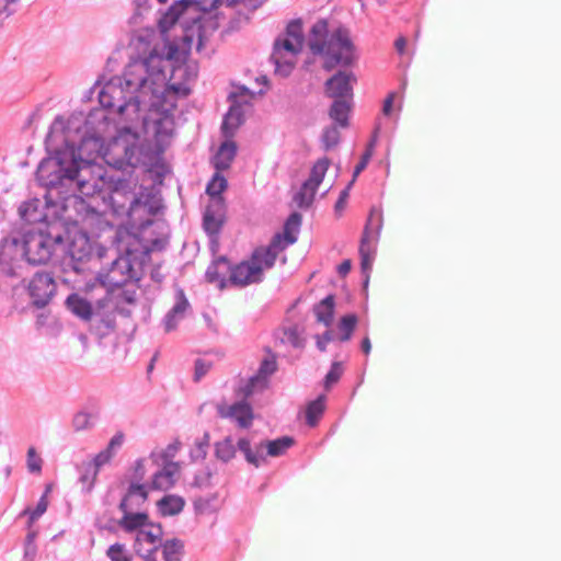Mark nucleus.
<instances>
[{"label":"nucleus","mask_w":561,"mask_h":561,"mask_svg":"<svg viewBox=\"0 0 561 561\" xmlns=\"http://www.w3.org/2000/svg\"><path fill=\"white\" fill-rule=\"evenodd\" d=\"M164 60L157 54L130 61L122 78L107 82L99 93L103 107L123 113L134 103L168 112L175 107L179 96H187L191 88L187 82L168 84Z\"/></svg>","instance_id":"obj_1"},{"label":"nucleus","mask_w":561,"mask_h":561,"mask_svg":"<svg viewBox=\"0 0 561 561\" xmlns=\"http://www.w3.org/2000/svg\"><path fill=\"white\" fill-rule=\"evenodd\" d=\"M62 139L65 146L55 150V157L41 163L37 176L45 185H56L62 179L76 180L78 191L84 196H91L96 191V179L87 178L91 174V162L99 156L101 145L96 138L83 139L76 149L68 137L64 135L62 123L55 122L47 141L57 144Z\"/></svg>","instance_id":"obj_2"},{"label":"nucleus","mask_w":561,"mask_h":561,"mask_svg":"<svg viewBox=\"0 0 561 561\" xmlns=\"http://www.w3.org/2000/svg\"><path fill=\"white\" fill-rule=\"evenodd\" d=\"M118 256L99 275V282L110 289L122 287L137 278L133 256L140 250L139 238L126 228H118L114 238Z\"/></svg>","instance_id":"obj_3"},{"label":"nucleus","mask_w":561,"mask_h":561,"mask_svg":"<svg viewBox=\"0 0 561 561\" xmlns=\"http://www.w3.org/2000/svg\"><path fill=\"white\" fill-rule=\"evenodd\" d=\"M311 33L310 50L323 56L325 70H332L339 65L348 66L353 62L354 45L347 31L337 30L329 39H323L327 34V22L319 21L312 26Z\"/></svg>","instance_id":"obj_4"},{"label":"nucleus","mask_w":561,"mask_h":561,"mask_svg":"<svg viewBox=\"0 0 561 561\" xmlns=\"http://www.w3.org/2000/svg\"><path fill=\"white\" fill-rule=\"evenodd\" d=\"M147 157L148 150L140 136L129 128L119 130L104 152L106 162L117 169L147 164Z\"/></svg>","instance_id":"obj_5"},{"label":"nucleus","mask_w":561,"mask_h":561,"mask_svg":"<svg viewBox=\"0 0 561 561\" xmlns=\"http://www.w3.org/2000/svg\"><path fill=\"white\" fill-rule=\"evenodd\" d=\"M276 261L271 250L265 247L256 248L249 260L242 261L230 270L229 280L237 286H248L259 283L264 271L270 270Z\"/></svg>","instance_id":"obj_6"},{"label":"nucleus","mask_w":561,"mask_h":561,"mask_svg":"<svg viewBox=\"0 0 561 561\" xmlns=\"http://www.w3.org/2000/svg\"><path fill=\"white\" fill-rule=\"evenodd\" d=\"M62 241V236L45 231H30L22 239L25 260L32 265H43L50 261L56 247Z\"/></svg>","instance_id":"obj_7"},{"label":"nucleus","mask_w":561,"mask_h":561,"mask_svg":"<svg viewBox=\"0 0 561 561\" xmlns=\"http://www.w3.org/2000/svg\"><path fill=\"white\" fill-rule=\"evenodd\" d=\"M136 183L118 181L108 195V204L116 216L131 218L141 205V197L135 192Z\"/></svg>","instance_id":"obj_8"},{"label":"nucleus","mask_w":561,"mask_h":561,"mask_svg":"<svg viewBox=\"0 0 561 561\" xmlns=\"http://www.w3.org/2000/svg\"><path fill=\"white\" fill-rule=\"evenodd\" d=\"M302 47L304 45L296 39L285 36L277 38L271 57L275 64L276 73L287 77L293 71Z\"/></svg>","instance_id":"obj_9"},{"label":"nucleus","mask_w":561,"mask_h":561,"mask_svg":"<svg viewBox=\"0 0 561 561\" xmlns=\"http://www.w3.org/2000/svg\"><path fill=\"white\" fill-rule=\"evenodd\" d=\"M331 161L328 158L317 160L310 171L309 178L302 183L294 196V202L299 208H308L313 203L317 190L322 183Z\"/></svg>","instance_id":"obj_10"},{"label":"nucleus","mask_w":561,"mask_h":561,"mask_svg":"<svg viewBox=\"0 0 561 561\" xmlns=\"http://www.w3.org/2000/svg\"><path fill=\"white\" fill-rule=\"evenodd\" d=\"M67 254L73 262V268L79 271L78 264L88 262L93 254V245L87 232L73 226L67 232Z\"/></svg>","instance_id":"obj_11"},{"label":"nucleus","mask_w":561,"mask_h":561,"mask_svg":"<svg viewBox=\"0 0 561 561\" xmlns=\"http://www.w3.org/2000/svg\"><path fill=\"white\" fill-rule=\"evenodd\" d=\"M301 215L293 213L284 225L283 233H276L265 248L271 250L275 257L283 252L288 245L297 241V234L301 226Z\"/></svg>","instance_id":"obj_12"},{"label":"nucleus","mask_w":561,"mask_h":561,"mask_svg":"<svg viewBox=\"0 0 561 561\" xmlns=\"http://www.w3.org/2000/svg\"><path fill=\"white\" fill-rule=\"evenodd\" d=\"M55 289L56 285L54 278L47 273H36L28 285L33 302L38 307L48 304Z\"/></svg>","instance_id":"obj_13"},{"label":"nucleus","mask_w":561,"mask_h":561,"mask_svg":"<svg viewBox=\"0 0 561 561\" xmlns=\"http://www.w3.org/2000/svg\"><path fill=\"white\" fill-rule=\"evenodd\" d=\"M276 370V356L268 353L261 362L257 373L249 379L247 386L242 389V393L249 397L254 391L264 389L267 386L268 377Z\"/></svg>","instance_id":"obj_14"},{"label":"nucleus","mask_w":561,"mask_h":561,"mask_svg":"<svg viewBox=\"0 0 561 561\" xmlns=\"http://www.w3.org/2000/svg\"><path fill=\"white\" fill-rule=\"evenodd\" d=\"M355 77L352 72L339 71L325 82V94L334 100L352 99L353 82Z\"/></svg>","instance_id":"obj_15"},{"label":"nucleus","mask_w":561,"mask_h":561,"mask_svg":"<svg viewBox=\"0 0 561 561\" xmlns=\"http://www.w3.org/2000/svg\"><path fill=\"white\" fill-rule=\"evenodd\" d=\"M217 411L222 419H233L240 427L247 428L252 424V408L247 402H238L231 405L219 404Z\"/></svg>","instance_id":"obj_16"},{"label":"nucleus","mask_w":561,"mask_h":561,"mask_svg":"<svg viewBox=\"0 0 561 561\" xmlns=\"http://www.w3.org/2000/svg\"><path fill=\"white\" fill-rule=\"evenodd\" d=\"M23 255L22 242L18 239H4L0 249V266L8 275H13V263Z\"/></svg>","instance_id":"obj_17"},{"label":"nucleus","mask_w":561,"mask_h":561,"mask_svg":"<svg viewBox=\"0 0 561 561\" xmlns=\"http://www.w3.org/2000/svg\"><path fill=\"white\" fill-rule=\"evenodd\" d=\"M180 473L179 462L169 461L163 465V468L158 471L151 482V488L154 490L167 491L174 486Z\"/></svg>","instance_id":"obj_18"},{"label":"nucleus","mask_w":561,"mask_h":561,"mask_svg":"<svg viewBox=\"0 0 561 561\" xmlns=\"http://www.w3.org/2000/svg\"><path fill=\"white\" fill-rule=\"evenodd\" d=\"M224 222L222 198L211 199L204 215V228L210 234L219 232Z\"/></svg>","instance_id":"obj_19"},{"label":"nucleus","mask_w":561,"mask_h":561,"mask_svg":"<svg viewBox=\"0 0 561 561\" xmlns=\"http://www.w3.org/2000/svg\"><path fill=\"white\" fill-rule=\"evenodd\" d=\"M163 536L162 527L160 525H156L149 523L146 527L138 530L135 539V549L137 552H140L144 543H148L152 546V549L148 550V553L154 552L158 548V543H160Z\"/></svg>","instance_id":"obj_20"},{"label":"nucleus","mask_w":561,"mask_h":561,"mask_svg":"<svg viewBox=\"0 0 561 561\" xmlns=\"http://www.w3.org/2000/svg\"><path fill=\"white\" fill-rule=\"evenodd\" d=\"M371 222V217L368 220V224L365 227L360 245H359V255H360V267L363 273L366 275V282H368V274L371 270L374 257H375V250L370 245V232H369V225Z\"/></svg>","instance_id":"obj_21"},{"label":"nucleus","mask_w":561,"mask_h":561,"mask_svg":"<svg viewBox=\"0 0 561 561\" xmlns=\"http://www.w3.org/2000/svg\"><path fill=\"white\" fill-rule=\"evenodd\" d=\"M123 517L119 519L118 525L127 533L140 530L146 527L149 522V516L145 512H136L135 510H121Z\"/></svg>","instance_id":"obj_22"},{"label":"nucleus","mask_w":561,"mask_h":561,"mask_svg":"<svg viewBox=\"0 0 561 561\" xmlns=\"http://www.w3.org/2000/svg\"><path fill=\"white\" fill-rule=\"evenodd\" d=\"M148 500V492L142 484H131L119 504V510H138Z\"/></svg>","instance_id":"obj_23"},{"label":"nucleus","mask_w":561,"mask_h":561,"mask_svg":"<svg viewBox=\"0 0 561 561\" xmlns=\"http://www.w3.org/2000/svg\"><path fill=\"white\" fill-rule=\"evenodd\" d=\"M188 308V301L185 298L182 290L178 293L176 302L173 308L169 311L164 319V330L170 332L176 328L178 320L182 319L186 309Z\"/></svg>","instance_id":"obj_24"},{"label":"nucleus","mask_w":561,"mask_h":561,"mask_svg":"<svg viewBox=\"0 0 561 561\" xmlns=\"http://www.w3.org/2000/svg\"><path fill=\"white\" fill-rule=\"evenodd\" d=\"M236 152L237 146L233 141L227 140L222 142L214 157V165L216 170L222 171L228 169L236 157Z\"/></svg>","instance_id":"obj_25"},{"label":"nucleus","mask_w":561,"mask_h":561,"mask_svg":"<svg viewBox=\"0 0 561 561\" xmlns=\"http://www.w3.org/2000/svg\"><path fill=\"white\" fill-rule=\"evenodd\" d=\"M68 309L83 320H90L93 311L91 304L78 294H71L66 299Z\"/></svg>","instance_id":"obj_26"},{"label":"nucleus","mask_w":561,"mask_h":561,"mask_svg":"<svg viewBox=\"0 0 561 561\" xmlns=\"http://www.w3.org/2000/svg\"><path fill=\"white\" fill-rule=\"evenodd\" d=\"M243 122V112L239 105H231L222 122V133L226 137H232Z\"/></svg>","instance_id":"obj_27"},{"label":"nucleus","mask_w":561,"mask_h":561,"mask_svg":"<svg viewBox=\"0 0 561 561\" xmlns=\"http://www.w3.org/2000/svg\"><path fill=\"white\" fill-rule=\"evenodd\" d=\"M334 306L335 302L332 295L322 299L313 309L317 320L327 327L331 325L333 322Z\"/></svg>","instance_id":"obj_28"},{"label":"nucleus","mask_w":561,"mask_h":561,"mask_svg":"<svg viewBox=\"0 0 561 561\" xmlns=\"http://www.w3.org/2000/svg\"><path fill=\"white\" fill-rule=\"evenodd\" d=\"M185 501L179 495H165L158 502V507L162 516H174L184 508Z\"/></svg>","instance_id":"obj_29"},{"label":"nucleus","mask_w":561,"mask_h":561,"mask_svg":"<svg viewBox=\"0 0 561 561\" xmlns=\"http://www.w3.org/2000/svg\"><path fill=\"white\" fill-rule=\"evenodd\" d=\"M295 440L289 436H283L273 440L262 442L263 450H266V455L270 457H279L284 455L293 445Z\"/></svg>","instance_id":"obj_30"},{"label":"nucleus","mask_w":561,"mask_h":561,"mask_svg":"<svg viewBox=\"0 0 561 561\" xmlns=\"http://www.w3.org/2000/svg\"><path fill=\"white\" fill-rule=\"evenodd\" d=\"M238 447L244 454L247 461L254 465L255 467H259L265 462L266 458L263 454V444L260 443L253 450L251 448L250 442L245 438H241L238 442Z\"/></svg>","instance_id":"obj_31"},{"label":"nucleus","mask_w":561,"mask_h":561,"mask_svg":"<svg viewBox=\"0 0 561 561\" xmlns=\"http://www.w3.org/2000/svg\"><path fill=\"white\" fill-rule=\"evenodd\" d=\"M347 100L348 99L334 100L329 113L330 117L341 127H346L348 125L351 104Z\"/></svg>","instance_id":"obj_32"},{"label":"nucleus","mask_w":561,"mask_h":561,"mask_svg":"<svg viewBox=\"0 0 561 561\" xmlns=\"http://www.w3.org/2000/svg\"><path fill=\"white\" fill-rule=\"evenodd\" d=\"M325 409V397L320 396L316 400L311 401L306 410V420L308 425L314 426L319 419L322 416Z\"/></svg>","instance_id":"obj_33"},{"label":"nucleus","mask_w":561,"mask_h":561,"mask_svg":"<svg viewBox=\"0 0 561 561\" xmlns=\"http://www.w3.org/2000/svg\"><path fill=\"white\" fill-rule=\"evenodd\" d=\"M184 545L179 539L167 540L162 546L164 561H181Z\"/></svg>","instance_id":"obj_34"},{"label":"nucleus","mask_w":561,"mask_h":561,"mask_svg":"<svg viewBox=\"0 0 561 561\" xmlns=\"http://www.w3.org/2000/svg\"><path fill=\"white\" fill-rule=\"evenodd\" d=\"M237 450L234 444L230 437H226L225 439L217 442L215 444V455L216 458L228 462L236 457Z\"/></svg>","instance_id":"obj_35"},{"label":"nucleus","mask_w":561,"mask_h":561,"mask_svg":"<svg viewBox=\"0 0 561 561\" xmlns=\"http://www.w3.org/2000/svg\"><path fill=\"white\" fill-rule=\"evenodd\" d=\"M226 187L227 180L219 173V171H217L207 184L206 192L213 199L221 198L220 194L226 190Z\"/></svg>","instance_id":"obj_36"},{"label":"nucleus","mask_w":561,"mask_h":561,"mask_svg":"<svg viewBox=\"0 0 561 561\" xmlns=\"http://www.w3.org/2000/svg\"><path fill=\"white\" fill-rule=\"evenodd\" d=\"M357 324V317L355 314H346L341 318L339 322V330L342 332L341 341H348Z\"/></svg>","instance_id":"obj_37"},{"label":"nucleus","mask_w":561,"mask_h":561,"mask_svg":"<svg viewBox=\"0 0 561 561\" xmlns=\"http://www.w3.org/2000/svg\"><path fill=\"white\" fill-rule=\"evenodd\" d=\"M71 424L76 432L89 430L93 426V414L79 411L73 415Z\"/></svg>","instance_id":"obj_38"},{"label":"nucleus","mask_w":561,"mask_h":561,"mask_svg":"<svg viewBox=\"0 0 561 561\" xmlns=\"http://www.w3.org/2000/svg\"><path fill=\"white\" fill-rule=\"evenodd\" d=\"M377 134H378V129L375 130L374 133V136H373V139L370 140V142L368 144L367 146V149L366 151L364 152L360 161L358 162V164L355 167L354 169V174H353V179L355 180L356 176H358V174L365 170V168L367 167L371 156H373V151H374V146H375V142H376V139H377Z\"/></svg>","instance_id":"obj_39"},{"label":"nucleus","mask_w":561,"mask_h":561,"mask_svg":"<svg viewBox=\"0 0 561 561\" xmlns=\"http://www.w3.org/2000/svg\"><path fill=\"white\" fill-rule=\"evenodd\" d=\"M106 556L111 561H131V557L127 552L125 546L118 542L108 547Z\"/></svg>","instance_id":"obj_40"},{"label":"nucleus","mask_w":561,"mask_h":561,"mask_svg":"<svg viewBox=\"0 0 561 561\" xmlns=\"http://www.w3.org/2000/svg\"><path fill=\"white\" fill-rule=\"evenodd\" d=\"M340 141V131L337 130L336 127H327L324 130H323V134H322V144H323V148L324 150H330L332 148H334L335 146H337Z\"/></svg>","instance_id":"obj_41"},{"label":"nucleus","mask_w":561,"mask_h":561,"mask_svg":"<svg viewBox=\"0 0 561 561\" xmlns=\"http://www.w3.org/2000/svg\"><path fill=\"white\" fill-rule=\"evenodd\" d=\"M343 375V366L340 362H334L331 366V369L327 374L324 378V387L325 389H330L333 385H335L341 376Z\"/></svg>","instance_id":"obj_42"},{"label":"nucleus","mask_w":561,"mask_h":561,"mask_svg":"<svg viewBox=\"0 0 561 561\" xmlns=\"http://www.w3.org/2000/svg\"><path fill=\"white\" fill-rule=\"evenodd\" d=\"M285 37L296 39L299 44L304 45V33H302V24L300 20L291 21L285 32Z\"/></svg>","instance_id":"obj_43"},{"label":"nucleus","mask_w":561,"mask_h":561,"mask_svg":"<svg viewBox=\"0 0 561 561\" xmlns=\"http://www.w3.org/2000/svg\"><path fill=\"white\" fill-rule=\"evenodd\" d=\"M83 467L85 471L80 477V481L82 483V486L89 491L95 481L98 470L93 468L91 462L83 463Z\"/></svg>","instance_id":"obj_44"},{"label":"nucleus","mask_w":561,"mask_h":561,"mask_svg":"<svg viewBox=\"0 0 561 561\" xmlns=\"http://www.w3.org/2000/svg\"><path fill=\"white\" fill-rule=\"evenodd\" d=\"M42 458L37 455L34 447H30L27 450V469L30 472L39 473L42 470Z\"/></svg>","instance_id":"obj_45"},{"label":"nucleus","mask_w":561,"mask_h":561,"mask_svg":"<svg viewBox=\"0 0 561 561\" xmlns=\"http://www.w3.org/2000/svg\"><path fill=\"white\" fill-rule=\"evenodd\" d=\"M113 456H114V453L106 447L104 450L100 451L94 457V459L91 463H92L93 468H95L99 471L100 467L110 462V460L112 459Z\"/></svg>","instance_id":"obj_46"},{"label":"nucleus","mask_w":561,"mask_h":561,"mask_svg":"<svg viewBox=\"0 0 561 561\" xmlns=\"http://www.w3.org/2000/svg\"><path fill=\"white\" fill-rule=\"evenodd\" d=\"M180 448H181V443L179 440H174L173 443L168 445L161 455L163 462L165 463V462L172 461V458L175 457V455L178 454Z\"/></svg>","instance_id":"obj_47"},{"label":"nucleus","mask_w":561,"mask_h":561,"mask_svg":"<svg viewBox=\"0 0 561 561\" xmlns=\"http://www.w3.org/2000/svg\"><path fill=\"white\" fill-rule=\"evenodd\" d=\"M210 435L209 433H204V436L201 440L196 442L195 446L197 449V457L205 458L207 455V448L209 446Z\"/></svg>","instance_id":"obj_48"},{"label":"nucleus","mask_w":561,"mask_h":561,"mask_svg":"<svg viewBox=\"0 0 561 561\" xmlns=\"http://www.w3.org/2000/svg\"><path fill=\"white\" fill-rule=\"evenodd\" d=\"M47 506H48V499H46V494H43L36 505V508L33 512H31V520H35L39 516H42L46 512Z\"/></svg>","instance_id":"obj_49"},{"label":"nucleus","mask_w":561,"mask_h":561,"mask_svg":"<svg viewBox=\"0 0 561 561\" xmlns=\"http://www.w3.org/2000/svg\"><path fill=\"white\" fill-rule=\"evenodd\" d=\"M209 369H210L209 363H205L204 360L197 359L195 362V373H194L195 381L201 380V378L204 377L208 373Z\"/></svg>","instance_id":"obj_50"},{"label":"nucleus","mask_w":561,"mask_h":561,"mask_svg":"<svg viewBox=\"0 0 561 561\" xmlns=\"http://www.w3.org/2000/svg\"><path fill=\"white\" fill-rule=\"evenodd\" d=\"M123 442H124V434L119 432L111 438V440L107 445V448L110 450H112L113 453H115V449L119 448L123 445Z\"/></svg>","instance_id":"obj_51"},{"label":"nucleus","mask_w":561,"mask_h":561,"mask_svg":"<svg viewBox=\"0 0 561 561\" xmlns=\"http://www.w3.org/2000/svg\"><path fill=\"white\" fill-rule=\"evenodd\" d=\"M180 15V10L175 7L169 9V11L163 16V22L173 24L178 21Z\"/></svg>","instance_id":"obj_52"},{"label":"nucleus","mask_w":561,"mask_h":561,"mask_svg":"<svg viewBox=\"0 0 561 561\" xmlns=\"http://www.w3.org/2000/svg\"><path fill=\"white\" fill-rule=\"evenodd\" d=\"M394 96H396V93L391 92V93L388 94V96L383 101L382 113L386 116H389L391 114V112H392Z\"/></svg>","instance_id":"obj_53"},{"label":"nucleus","mask_w":561,"mask_h":561,"mask_svg":"<svg viewBox=\"0 0 561 561\" xmlns=\"http://www.w3.org/2000/svg\"><path fill=\"white\" fill-rule=\"evenodd\" d=\"M332 340L331 332H325L322 336L317 337V346L321 352L327 350V344Z\"/></svg>","instance_id":"obj_54"},{"label":"nucleus","mask_w":561,"mask_h":561,"mask_svg":"<svg viewBox=\"0 0 561 561\" xmlns=\"http://www.w3.org/2000/svg\"><path fill=\"white\" fill-rule=\"evenodd\" d=\"M184 75H187L188 80H193L196 78V72L190 71V68L187 66H179L174 69L173 76L182 77Z\"/></svg>","instance_id":"obj_55"},{"label":"nucleus","mask_w":561,"mask_h":561,"mask_svg":"<svg viewBox=\"0 0 561 561\" xmlns=\"http://www.w3.org/2000/svg\"><path fill=\"white\" fill-rule=\"evenodd\" d=\"M352 263L350 260H344L339 266L337 272L341 276H346L351 271Z\"/></svg>","instance_id":"obj_56"},{"label":"nucleus","mask_w":561,"mask_h":561,"mask_svg":"<svg viewBox=\"0 0 561 561\" xmlns=\"http://www.w3.org/2000/svg\"><path fill=\"white\" fill-rule=\"evenodd\" d=\"M396 49L399 54H403L407 47V39L403 36H400L394 42Z\"/></svg>","instance_id":"obj_57"},{"label":"nucleus","mask_w":561,"mask_h":561,"mask_svg":"<svg viewBox=\"0 0 561 561\" xmlns=\"http://www.w3.org/2000/svg\"><path fill=\"white\" fill-rule=\"evenodd\" d=\"M347 196H348L347 191H343L341 193V196H340L339 201L335 204V209L336 210L342 209L344 207V203H345V199L347 198Z\"/></svg>","instance_id":"obj_58"},{"label":"nucleus","mask_w":561,"mask_h":561,"mask_svg":"<svg viewBox=\"0 0 561 561\" xmlns=\"http://www.w3.org/2000/svg\"><path fill=\"white\" fill-rule=\"evenodd\" d=\"M362 350L363 352L367 355L369 354L370 350H371V343H370V340L369 337H365L362 342Z\"/></svg>","instance_id":"obj_59"},{"label":"nucleus","mask_w":561,"mask_h":561,"mask_svg":"<svg viewBox=\"0 0 561 561\" xmlns=\"http://www.w3.org/2000/svg\"><path fill=\"white\" fill-rule=\"evenodd\" d=\"M169 125L172 127V122L168 118V117H164L163 119H161L159 123H158V129H157V134L160 135L161 134V129H160V126L162 125Z\"/></svg>","instance_id":"obj_60"},{"label":"nucleus","mask_w":561,"mask_h":561,"mask_svg":"<svg viewBox=\"0 0 561 561\" xmlns=\"http://www.w3.org/2000/svg\"><path fill=\"white\" fill-rule=\"evenodd\" d=\"M194 504H195V508H196L198 512L203 513V512H204V505H206V504H207V501H204V500H197V501H195V503H194Z\"/></svg>","instance_id":"obj_61"},{"label":"nucleus","mask_w":561,"mask_h":561,"mask_svg":"<svg viewBox=\"0 0 561 561\" xmlns=\"http://www.w3.org/2000/svg\"><path fill=\"white\" fill-rule=\"evenodd\" d=\"M145 561H157L156 557L152 554V552L145 556Z\"/></svg>","instance_id":"obj_62"},{"label":"nucleus","mask_w":561,"mask_h":561,"mask_svg":"<svg viewBox=\"0 0 561 561\" xmlns=\"http://www.w3.org/2000/svg\"><path fill=\"white\" fill-rule=\"evenodd\" d=\"M156 359H157V354H154V356L152 357V359L148 366V371H151L153 369V364H154Z\"/></svg>","instance_id":"obj_63"},{"label":"nucleus","mask_w":561,"mask_h":561,"mask_svg":"<svg viewBox=\"0 0 561 561\" xmlns=\"http://www.w3.org/2000/svg\"><path fill=\"white\" fill-rule=\"evenodd\" d=\"M51 491V485H47L44 494H46V499L48 497L49 492Z\"/></svg>","instance_id":"obj_64"}]
</instances>
